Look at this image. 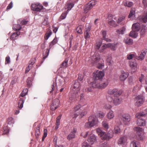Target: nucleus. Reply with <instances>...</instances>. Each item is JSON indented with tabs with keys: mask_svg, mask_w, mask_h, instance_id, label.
I'll return each mask as SVG.
<instances>
[{
	"mask_svg": "<svg viewBox=\"0 0 147 147\" xmlns=\"http://www.w3.org/2000/svg\"><path fill=\"white\" fill-rule=\"evenodd\" d=\"M96 131L98 135L100 136L101 139L103 140H109L113 136V134L112 132H109L107 134H106L99 128L96 129Z\"/></svg>",
	"mask_w": 147,
	"mask_h": 147,
	"instance_id": "1",
	"label": "nucleus"
},
{
	"mask_svg": "<svg viewBox=\"0 0 147 147\" xmlns=\"http://www.w3.org/2000/svg\"><path fill=\"white\" fill-rule=\"evenodd\" d=\"M109 82L107 80L105 81L101 80L98 82L97 81H93L92 83L91 86L94 88H97L101 89L104 88L108 84Z\"/></svg>",
	"mask_w": 147,
	"mask_h": 147,
	"instance_id": "2",
	"label": "nucleus"
},
{
	"mask_svg": "<svg viewBox=\"0 0 147 147\" xmlns=\"http://www.w3.org/2000/svg\"><path fill=\"white\" fill-rule=\"evenodd\" d=\"M97 123L96 117L94 116H91L88 118V122L85 123V127L89 128L95 125Z\"/></svg>",
	"mask_w": 147,
	"mask_h": 147,
	"instance_id": "3",
	"label": "nucleus"
},
{
	"mask_svg": "<svg viewBox=\"0 0 147 147\" xmlns=\"http://www.w3.org/2000/svg\"><path fill=\"white\" fill-rule=\"evenodd\" d=\"M93 74V78L94 80V81H97L98 82H100L102 80L105 75L104 72L98 70L94 72Z\"/></svg>",
	"mask_w": 147,
	"mask_h": 147,
	"instance_id": "4",
	"label": "nucleus"
},
{
	"mask_svg": "<svg viewBox=\"0 0 147 147\" xmlns=\"http://www.w3.org/2000/svg\"><path fill=\"white\" fill-rule=\"evenodd\" d=\"M122 93V91L119 90L114 94L113 103L115 105H118L121 102L122 99L120 96Z\"/></svg>",
	"mask_w": 147,
	"mask_h": 147,
	"instance_id": "5",
	"label": "nucleus"
},
{
	"mask_svg": "<svg viewBox=\"0 0 147 147\" xmlns=\"http://www.w3.org/2000/svg\"><path fill=\"white\" fill-rule=\"evenodd\" d=\"M28 21H26L25 20H19L18 21V24H14L13 28L16 31L20 30L22 28L21 26L25 25L28 23Z\"/></svg>",
	"mask_w": 147,
	"mask_h": 147,
	"instance_id": "6",
	"label": "nucleus"
},
{
	"mask_svg": "<svg viewBox=\"0 0 147 147\" xmlns=\"http://www.w3.org/2000/svg\"><path fill=\"white\" fill-rule=\"evenodd\" d=\"M28 92V89L27 88H25L23 90L22 92L20 94V97L19 98V101L18 103V107L21 109L23 107V104L24 102V100L22 98L20 97H23L25 96Z\"/></svg>",
	"mask_w": 147,
	"mask_h": 147,
	"instance_id": "7",
	"label": "nucleus"
},
{
	"mask_svg": "<svg viewBox=\"0 0 147 147\" xmlns=\"http://www.w3.org/2000/svg\"><path fill=\"white\" fill-rule=\"evenodd\" d=\"M60 101L57 98L53 100L51 102L50 105V109L52 110H55L59 107Z\"/></svg>",
	"mask_w": 147,
	"mask_h": 147,
	"instance_id": "8",
	"label": "nucleus"
},
{
	"mask_svg": "<svg viewBox=\"0 0 147 147\" xmlns=\"http://www.w3.org/2000/svg\"><path fill=\"white\" fill-rule=\"evenodd\" d=\"M121 119L124 125H127L130 121L131 117L129 114L124 113L121 115Z\"/></svg>",
	"mask_w": 147,
	"mask_h": 147,
	"instance_id": "9",
	"label": "nucleus"
},
{
	"mask_svg": "<svg viewBox=\"0 0 147 147\" xmlns=\"http://www.w3.org/2000/svg\"><path fill=\"white\" fill-rule=\"evenodd\" d=\"M136 102L135 103V105L137 107H140L142 106L144 101V97L142 96L139 95L137 96L135 99Z\"/></svg>",
	"mask_w": 147,
	"mask_h": 147,
	"instance_id": "10",
	"label": "nucleus"
},
{
	"mask_svg": "<svg viewBox=\"0 0 147 147\" xmlns=\"http://www.w3.org/2000/svg\"><path fill=\"white\" fill-rule=\"evenodd\" d=\"M31 6L32 10L37 11H40L43 9V6L39 3L32 4Z\"/></svg>",
	"mask_w": 147,
	"mask_h": 147,
	"instance_id": "11",
	"label": "nucleus"
},
{
	"mask_svg": "<svg viewBox=\"0 0 147 147\" xmlns=\"http://www.w3.org/2000/svg\"><path fill=\"white\" fill-rule=\"evenodd\" d=\"M81 85L78 81H75L73 87V90L74 92L78 93L80 90Z\"/></svg>",
	"mask_w": 147,
	"mask_h": 147,
	"instance_id": "12",
	"label": "nucleus"
},
{
	"mask_svg": "<svg viewBox=\"0 0 147 147\" xmlns=\"http://www.w3.org/2000/svg\"><path fill=\"white\" fill-rule=\"evenodd\" d=\"M94 1H92L84 6V10L85 13H87L89 10L92 8L93 5H94Z\"/></svg>",
	"mask_w": 147,
	"mask_h": 147,
	"instance_id": "13",
	"label": "nucleus"
},
{
	"mask_svg": "<svg viewBox=\"0 0 147 147\" xmlns=\"http://www.w3.org/2000/svg\"><path fill=\"white\" fill-rule=\"evenodd\" d=\"M92 63L94 64H96L99 61L100 57L99 54H96L91 57Z\"/></svg>",
	"mask_w": 147,
	"mask_h": 147,
	"instance_id": "14",
	"label": "nucleus"
},
{
	"mask_svg": "<svg viewBox=\"0 0 147 147\" xmlns=\"http://www.w3.org/2000/svg\"><path fill=\"white\" fill-rule=\"evenodd\" d=\"M77 132V129L74 128L71 132L67 136V138L69 140L74 138L75 137V134Z\"/></svg>",
	"mask_w": 147,
	"mask_h": 147,
	"instance_id": "15",
	"label": "nucleus"
},
{
	"mask_svg": "<svg viewBox=\"0 0 147 147\" xmlns=\"http://www.w3.org/2000/svg\"><path fill=\"white\" fill-rule=\"evenodd\" d=\"M140 21L145 23L147 22V10L145 12L143 15H141L138 17Z\"/></svg>",
	"mask_w": 147,
	"mask_h": 147,
	"instance_id": "16",
	"label": "nucleus"
},
{
	"mask_svg": "<svg viewBox=\"0 0 147 147\" xmlns=\"http://www.w3.org/2000/svg\"><path fill=\"white\" fill-rule=\"evenodd\" d=\"M76 93L74 92L73 94L70 96L69 98V101L71 103L76 100L77 97L78 95Z\"/></svg>",
	"mask_w": 147,
	"mask_h": 147,
	"instance_id": "17",
	"label": "nucleus"
},
{
	"mask_svg": "<svg viewBox=\"0 0 147 147\" xmlns=\"http://www.w3.org/2000/svg\"><path fill=\"white\" fill-rule=\"evenodd\" d=\"M127 141V138L125 136H123L120 138L118 140V144L119 145H124L126 143Z\"/></svg>",
	"mask_w": 147,
	"mask_h": 147,
	"instance_id": "18",
	"label": "nucleus"
},
{
	"mask_svg": "<svg viewBox=\"0 0 147 147\" xmlns=\"http://www.w3.org/2000/svg\"><path fill=\"white\" fill-rule=\"evenodd\" d=\"M141 117H136L137 119V124L140 126H144L146 124V121L144 119L141 118Z\"/></svg>",
	"mask_w": 147,
	"mask_h": 147,
	"instance_id": "19",
	"label": "nucleus"
},
{
	"mask_svg": "<svg viewBox=\"0 0 147 147\" xmlns=\"http://www.w3.org/2000/svg\"><path fill=\"white\" fill-rule=\"evenodd\" d=\"M96 141V137L93 134L91 135L88 138V142L91 144H94Z\"/></svg>",
	"mask_w": 147,
	"mask_h": 147,
	"instance_id": "20",
	"label": "nucleus"
},
{
	"mask_svg": "<svg viewBox=\"0 0 147 147\" xmlns=\"http://www.w3.org/2000/svg\"><path fill=\"white\" fill-rule=\"evenodd\" d=\"M147 115V108L142 112L136 114V117H144Z\"/></svg>",
	"mask_w": 147,
	"mask_h": 147,
	"instance_id": "21",
	"label": "nucleus"
},
{
	"mask_svg": "<svg viewBox=\"0 0 147 147\" xmlns=\"http://www.w3.org/2000/svg\"><path fill=\"white\" fill-rule=\"evenodd\" d=\"M132 28V30L138 32L140 29V24L139 23H136L133 24Z\"/></svg>",
	"mask_w": 147,
	"mask_h": 147,
	"instance_id": "22",
	"label": "nucleus"
},
{
	"mask_svg": "<svg viewBox=\"0 0 147 147\" xmlns=\"http://www.w3.org/2000/svg\"><path fill=\"white\" fill-rule=\"evenodd\" d=\"M128 76V74L127 72H125L124 71H122L120 77V79L121 80L123 81L126 79Z\"/></svg>",
	"mask_w": 147,
	"mask_h": 147,
	"instance_id": "23",
	"label": "nucleus"
},
{
	"mask_svg": "<svg viewBox=\"0 0 147 147\" xmlns=\"http://www.w3.org/2000/svg\"><path fill=\"white\" fill-rule=\"evenodd\" d=\"M40 125H38L36 129V130L35 132V134L36 136V138L37 140H38L39 136L40 135Z\"/></svg>",
	"mask_w": 147,
	"mask_h": 147,
	"instance_id": "24",
	"label": "nucleus"
},
{
	"mask_svg": "<svg viewBox=\"0 0 147 147\" xmlns=\"http://www.w3.org/2000/svg\"><path fill=\"white\" fill-rule=\"evenodd\" d=\"M128 82L129 84L132 86L134 83H139L138 81L135 79V78L132 77H130L128 78Z\"/></svg>",
	"mask_w": 147,
	"mask_h": 147,
	"instance_id": "25",
	"label": "nucleus"
},
{
	"mask_svg": "<svg viewBox=\"0 0 147 147\" xmlns=\"http://www.w3.org/2000/svg\"><path fill=\"white\" fill-rule=\"evenodd\" d=\"M123 4L125 7H131L133 5V2L129 1L126 0H124L123 2Z\"/></svg>",
	"mask_w": 147,
	"mask_h": 147,
	"instance_id": "26",
	"label": "nucleus"
},
{
	"mask_svg": "<svg viewBox=\"0 0 147 147\" xmlns=\"http://www.w3.org/2000/svg\"><path fill=\"white\" fill-rule=\"evenodd\" d=\"M20 34V32H14L10 36V39L12 40H15L17 39L19 35Z\"/></svg>",
	"mask_w": 147,
	"mask_h": 147,
	"instance_id": "27",
	"label": "nucleus"
},
{
	"mask_svg": "<svg viewBox=\"0 0 147 147\" xmlns=\"http://www.w3.org/2000/svg\"><path fill=\"white\" fill-rule=\"evenodd\" d=\"M146 51H144L143 52H142L139 56H136V59L140 60H143L144 59V57L146 55Z\"/></svg>",
	"mask_w": 147,
	"mask_h": 147,
	"instance_id": "28",
	"label": "nucleus"
},
{
	"mask_svg": "<svg viewBox=\"0 0 147 147\" xmlns=\"http://www.w3.org/2000/svg\"><path fill=\"white\" fill-rule=\"evenodd\" d=\"M129 65L132 69L136 70L137 69V64L135 61H130L129 62Z\"/></svg>",
	"mask_w": 147,
	"mask_h": 147,
	"instance_id": "29",
	"label": "nucleus"
},
{
	"mask_svg": "<svg viewBox=\"0 0 147 147\" xmlns=\"http://www.w3.org/2000/svg\"><path fill=\"white\" fill-rule=\"evenodd\" d=\"M68 60L66 59L60 65V68H66L67 67Z\"/></svg>",
	"mask_w": 147,
	"mask_h": 147,
	"instance_id": "30",
	"label": "nucleus"
},
{
	"mask_svg": "<svg viewBox=\"0 0 147 147\" xmlns=\"http://www.w3.org/2000/svg\"><path fill=\"white\" fill-rule=\"evenodd\" d=\"M61 115H59L57 118L56 122V126L55 127V129L57 130L59 127L60 124V120L61 119Z\"/></svg>",
	"mask_w": 147,
	"mask_h": 147,
	"instance_id": "31",
	"label": "nucleus"
},
{
	"mask_svg": "<svg viewBox=\"0 0 147 147\" xmlns=\"http://www.w3.org/2000/svg\"><path fill=\"white\" fill-rule=\"evenodd\" d=\"M136 9L134 8H132L131 9L129 14L128 16V18H130L131 17L135 16V13Z\"/></svg>",
	"mask_w": 147,
	"mask_h": 147,
	"instance_id": "32",
	"label": "nucleus"
},
{
	"mask_svg": "<svg viewBox=\"0 0 147 147\" xmlns=\"http://www.w3.org/2000/svg\"><path fill=\"white\" fill-rule=\"evenodd\" d=\"M52 34V32L50 30H49L45 33L44 37L45 39L47 40Z\"/></svg>",
	"mask_w": 147,
	"mask_h": 147,
	"instance_id": "33",
	"label": "nucleus"
},
{
	"mask_svg": "<svg viewBox=\"0 0 147 147\" xmlns=\"http://www.w3.org/2000/svg\"><path fill=\"white\" fill-rule=\"evenodd\" d=\"M118 92V90L116 88L111 89L108 90V93L110 95H113L117 93Z\"/></svg>",
	"mask_w": 147,
	"mask_h": 147,
	"instance_id": "34",
	"label": "nucleus"
},
{
	"mask_svg": "<svg viewBox=\"0 0 147 147\" xmlns=\"http://www.w3.org/2000/svg\"><path fill=\"white\" fill-rule=\"evenodd\" d=\"M74 3H73L69 2L67 3L66 7V8L67 9V11L70 10L74 6Z\"/></svg>",
	"mask_w": 147,
	"mask_h": 147,
	"instance_id": "35",
	"label": "nucleus"
},
{
	"mask_svg": "<svg viewBox=\"0 0 147 147\" xmlns=\"http://www.w3.org/2000/svg\"><path fill=\"white\" fill-rule=\"evenodd\" d=\"M114 116V115L112 111H110L109 112L107 113V118L109 119H113Z\"/></svg>",
	"mask_w": 147,
	"mask_h": 147,
	"instance_id": "36",
	"label": "nucleus"
},
{
	"mask_svg": "<svg viewBox=\"0 0 147 147\" xmlns=\"http://www.w3.org/2000/svg\"><path fill=\"white\" fill-rule=\"evenodd\" d=\"M124 42L127 44L131 45L133 43V40L129 38H125L124 40Z\"/></svg>",
	"mask_w": 147,
	"mask_h": 147,
	"instance_id": "37",
	"label": "nucleus"
},
{
	"mask_svg": "<svg viewBox=\"0 0 147 147\" xmlns=\"http://www.w3.org/2000/svg\"><path fill=\"white\" fill-rule=\"evenodd\" d=\"M67 13L68 11H64L63 12L60 17L59 18V21H61L62 20L65 19Z\"/></svg>",
	"mask_w": 147,
	"mask_h": 147,
	"instance_id": "38",
	"label": "nucleus"
},
{
	"mask_svg": "<svg viewBox=\"0 0 147 147\" xmlns=\"http://www.w3.org/2000/svg\"><path fill=\"white\" fill-rule=\"evenodd\" d=\"M139 83H136V85L134 87L133 92H135L138 91L140 89L141 85L138 84Z\"/></svg>",
	"mask_w": 147,
	"mask_h": 147,
	"instance_id": "39",
	"label": "nucleus"
},
{
	"mask_svg": "<svg viewBox=\"0 0 147 147\" xmlns=\"http://www.w3.org/2000/svg\"><path fill=\"white\" fill-rule=\"evenodd\" d=\"M137 32L136 31H131L129 34V36L132 37L134 38H136L138 36Z\"/></svg>",
	"mask_w": 147,
	"mask_h": 147,
	"instance_id": "40",
	"label": "nucleus"
},
{
	"mask_svg": "<svg viewBox=\"0 0 147 147\" xmlns=\"http://www.w3.org/2000/svg\"><path fill=\"white\" fill-rule=\"evenodd\" d=\"M125 30V28L124 27H123L120 29L117 30H116V32L119 34H124Z\"/></svg>",
	"mask_w": 147,
	"mask_h": 147,
	"instance_id": "41",
	"label": "nucleus"
},
{
	"mask_svg": "<svg viewBox=\"0 0 147 147\" xmlns=\"http://www.w3.org/2000/svg\"><path fill=\"white\" fill-rule=\"evenodd\" d=\"M111 46L110 44L109 45H104L101 47L99 48V51L100 52H103L107 47H110Z\"/></svg>",
	"mask_w": 147,
	"mask_h": 147,
	"instance_id": "42",
	"label": "nucleus"
},
{
	"mask_svg": "<svg viewBox=\"0 0 147 147\" xmlns=\"http://www.w3.org/2000/svg\"><path fill=\"white\" fill-rule=\"evenodd\" d=\"M102 125L105 129L107 130L109 128V125L107 121H103L102 123Z\"/></svg>",
	"mask_w": 147,
	"mask_h": 147,
	"instance_id": "43",
	"label": "nucleus"
},
{
	"mask_svg": "<svg viewBox=\"0 0 147 147\" xmlns=\"http://www.w3.org/2000/svg\"><path fill=\"white\" fill-rule=\"evenodd\" d=\"M50 49H47L45 51L43 54V59L44 60L46 57H47L49 55Z\"/></svg>",
	"mask_w": 147,
	"mask_h": 147,
	"instance_id": "44",
	"label": "nucleus"
},
{
	"mask_svg": "<svg viewBox=\"0 0 147 147\" xmlns=\"http://www.w3.org/2000/svg\"><path fill=\"white\" fill-rule=\"evenodd\" d=\"M96 116L97 117L100 118H103L105 116V114L103 112H98L96 113Z\"/></svg>",
	"mask_w": 147,
	"mask_h": 147,
	"instance_id": "45",
	"label": "nucleus"
},
{
	"mask_svg": "<svg viewBox=\"0 0 147 147\" xmlns=\"http://www.w3.org/2000/svg\"><path fill=\"white\" fill-rule=\"evenodd\" d=\"M57 39L54 38L53 41L50 43L49 47V49H50L53 45L57 43Z\"/></svg>",
	"mask_w": 147,
	"mask_h": 147,
	"instance_id": "46",
	"label": "nucleus"
},
{
	"mask_svg": "<svg viewBox=\"0 0 147 147\" xmlns=\"http://www.w3.org/2000/svg\"><path fill=\"white\" fill-rule=\"evenodd\" d=\"M134 130L136 131L138 134H140L143 131V129L142 128L137 127L134 128Z\"/></svg>",
	"mask_w": 147,
	"mask_h": 147,
	"instance_id": "47",
	"label": "nucleus"
},
{
	"mask_svg": "<svg viewBox=\"0 0 147 147\" xmlns=\"http://www.w3.org/2000/svg\"><path fill=\"white\" fill-rule=\"evenodd\" d=\"M83 27L82 26H79L76 28V30L78 33L82 34V29Z\"/></svg>",
	"mask_w": 147,
	"mask_h": 147,
	"instance_id": "48",
	"label": "nucleus"
},
{
	"mask_svg": "<svg viewBox=\"0 0 147 147\" xmlns=\"http://www.w3.org/2000/svg\"><path fill=\"white\" fill-rule=\"evenodd\" d=\"M82 107V106L80 104H78L74 107V111L75 112H76L79 109H80Z\"/></svg>",
	"mask_w": 147,
	"mask_h": 147,
	"instance_id": "49",
	"label": "nucleus"
},
{
	"mask_svg": "<svg viewBox=\"0 0 147 147\" xmlns=\"http://www.w3.org/2000/svg\"><path fill=\"white\" fill-rule=\"evenodd\" d=\"M108 24L111 26L115 27L116 25L115 22L113 20L109 21Z\"/></svg>",
	"mask_w": 147,
	"mask_h": 147,
	"instance_id": "50",
	"label": "nucleus"
},
{
	"mask_svg": "<svg viewBox=\"0 0 147 147\" xmlns=\"http://www.w3.org/2000/svg\"><path fill=\"white\" fill-rule=\"evenodd\" d=\"M96 65L97 68L99 69H102L104 65V63H98Z\"/></svg>",
	"mask_w": 147,
	"mask_h": 147,
	"instance_id": "51",
	"label": "nucleus"
},
{
	"mask_svg": "<svg viewBox=\"0 0 147 147\" xmlns=\"http://www.w3.org/2000/svg\"><path fill=\"white\" fill-rule=\"evenodd\" d=\"M120 129L119 127L116 126L115 127L114 132L115 134H117L120 133Z\"/></svg>",
	"mask_w": 147,
	"mask_h": 147,
	"instance_id": "52",
	"label": "nucleus"
},
{
	"mask_svg": "<svg viewBox=\"0 0 147 147\" xmlns=\"http://www.w3.org/2000/svg\"><path fill=\"white\" fill-rule=\"evenodd\" d=\"M102 42L100 41L96 43L95 47L96 49H99L102 44Z\"/></svg>",
	"mask_w": 147,
	"mask_h": 147,
	"instance_id": "53",
	"label": "nucleus"
},
{
	"mask_svg": "<svg viewBox=\"0 0 147 147\" xmlns=\"http://www.w3.org/2000/svg\"><path fill=\"white\" fill-rule=\"evenodd\" d=\"M4 131L3 134H7L9 132V129H8L7 126H4L3 127Z\"/></svg>",
	"mask_w": 147,
	"mask_h": 147,
	"instance_id": "54",
	"label": "nucleus"
},
{
	"mask_svg": "<svg viewBox=\"0 0 147 147\" xmlns=\"http://www.w3.org/2000/svg\"><path fill=\"white\" fill-rule=\"evenodd\" d=\"M17 81V78L16 77H14L11 82V84L13 85L16 83Z\"/></svg>",
	"mask_w": 147,
	"mask_h": 147,
	"instance_id": "55",
	"label": "nucleus"
},
{
	"mask_svg": "<svg viewBox=\"0 0 147 147\" xmlns=\"http://www.w3.org/2000/svg\"><path fill=\"white\" fill-rule=\"evenodd\" d=\"M91 26L89 24L86 26L85 31L89 32L91 29Z\"/></svg>",
	"mask_w": 147,
	"mask_h": 147,
	"instance_id": "56",
	"label": "nucleus"
},
{
	"mask_svg": "<svg viewBox=\"0 0 147 147\" xmlns=\"http://www.w3.org/2000/svg\"><path fill=\"white\" fill-rule=\"evenodd\" d=\"M138 142L136 141H133L131 143V146L133 147H138Z\"/></svg>",
	"mask_w": 147,
	"mask_h": 147,
	"instance_id": "57",
	"label": "nucleus"
},
{
	"mask_svg": "<svg viewBox=\"0 0 147 147\" xmlns=\"http://www.w3.org/2000/svg\"><path fill=\"white\" fill-rule=\"evenodd\" d=\"M36 60V59L35 58H32L30 61L29 62V64L31 65H32V66H33V65L34 64Z\"/></svg>",
	"mask_w": 147,
	"mask_h": 147,
	"instance_id": "58",
	"label": "nucleus"
},
{
	"mask_svg": "<svg viewBox=\"0 0 147 147\" xmlns=\"http://www.w3.org/2000/svg\"><path fill=\"white\" fill-rule=\"evenodd\" d=\"M84 34V38L86 39H87L90 37V35L89 34V32L85 31Z\"/></svg>",
	"mask_w": 147,
	"mask_h": 147,
	"instance_id": "59",
	"label": "nucleus"
},
{
	"mask_svg": "<svg viewBox=\"0 0 147 147\" xmlns=\"http://www.w3.org/2000/svg\"><path fill=\"white\" fill-rule=\"evenodd\" d=\"M125 19V17L124 16L122 17L119 18L118 20L117 23L118 24H121V22L124 20Z\"/></svg>",
	"mask_w": 147,
	"mask_h": 147,
	"instance_id": "60",
	"label": "nucleus"
},
{
	"mask_svg": "<svg viewBox=\"0 0 147 147\" xmlns=\"http://www.w3.org/2000/svg\"><path fill=\"white\" fill-rule=\"evenodd\" d=\"M26 82L27 83V85L28 86H30L31 84V78H28L27 79Z\"/></svg>",
	"mask_w": 147,
	"mask_h": 147,
	"instance_id": "61",
	"label": "nucleus"
},
{
	"mask_svg": "<svg viewBox=\"0 0 147 147\" xmlns=\"http://www.w3.org/2000/svg\"><path fill=\"white\" fill-rule=\"evenodd\" d=\"M82 147H91L87 142H84L82 144Z\"/></svg>",
	"mask_w": 147,
	"mask_h": 147,
	"instance_id": "62",
	"label": "nucleus"
},
{
	"mask_svg": "<svg viewBox=\"0 0 147 147\" xmlns=\"http://www.w3.org/2000/svg\"><path fill=\"white\" fill-rule=\"evenodd\" d=\"M134 56V55L133 54H129L127 55V58L128 59L130 60L132 59Z\"/></svg>",
	"mask_w": 147,
	"mask_h": 147,
	"instance_id": "63",
	"label": "nucleus"
},
{
	"mask_svg": "<svg viewBox=\"0 0 147 147\" xmlns=\"http://www.w3.org/2000/svg\"><path fill=\"white\" fill-rule=\"evenodd\" d=\"M100 147H109V146L106 142H105L101 144Z\"/></svg>",
	"mask_w": 147,
	"mask_h": 147,
	"instance_id": "64",
	"label": "nucleus"
}]
</instances>
